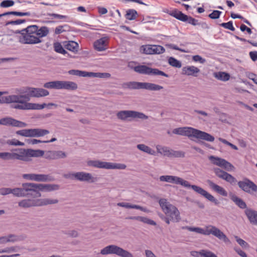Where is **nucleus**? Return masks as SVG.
<instances>
[{
  "label": "nucleus",
  "instance_id": "obj_1",
  "mask_svg": "<svg viewBox=\"0 0 257 257\" xmlns=\"http://www.w3.org/2000/svg\"><path fill=\"white\" fill-rule=\"evenodd\" d=\"M29 100V98L27 95H11L1 97L0 103H16V104L13 105V107L21 110H41L46 107L50 109L51 106H54L55 108L58 106L57 104L53 103H49L48 104L43 103L40 104L28 102L27 101Z\"/></svg>",
  "mask_w": 257,
  "mask_h": 257
},
{
  "label": "nucleus",
  "instance_id": "obj_2",
  "mask_svg": "<svg viewBox=\"0 0 257 257\" xmlns=\"http://www.w3.org/2000/svg\"><path fill=\"white\" fill-rule=\"evenodd\" d=\"M159 179L160 181L162 182L174 183L175 184L180 185L185 188H190L196 193L213 203L215 205H217L219 204L218 200L207 191L199 186L195 185H190L188 181L185 180L180 177L171 175H163L160 176Z\"/></svg>",
  "mask_w": 257,
  "mask_h": 257
},
{
  "label": "nucleus",
  "instance_id": "obj_3",
  "mask_svg": "<svg viewBox=\"0 0 257 257\" xmlns=\"http://www.w3.org/2000/svg\"><path fill=\"white\" fill-rule=\"evenodd\" d=\"M172 132L174 134L186 136L189 138H194L210 142L214 141V137L210 134L192 127L186 126L176 128L174 129Z\"/></svg>",
  "mask_w": 257,
  "mask_h": 257
},
{
  "label": "nucleus",
  "instance_id": "obj_4",
  "mask_svg": "<svg viewBox=\"0 0 257 257\" xmlns=\"http://www.w3.org/2000/svg\"><path fill=\"white\" fill-rule=\"evenodd\" d=\"M183 228L204 235H210L211 234L219 239L223 240L226 243H230V241L227 236L221 230L212 225H206L204 228L187 226Z\"/></svg>",
  "mask_w": 257,
  "mask_h": 257
},
{
  "label": "nucleus",
  "instance_id": "obj_5",
  "mask_svg": "<svg viewBox=\"0 0 257 257\" xmlns=\"http://www.w3.org/2000/svg\"><path fill=\"white\" fill-rule=\"evenodd\" d=\"M44 152L41 150H34L28 149H16L12 152V160H18L24 162H29L32 157H38L43 156Z\"/></svg>",
  "mask_w": 257,
  "mask_h": 257
},
{
  "label": "nucleus",
  "instance_id": "obj_6",
  "mask_svg": "<svg viewBox=\"0 0 257 257\" xmlns=\"http://www.w3.org/2000/svg\"><path fill=\"white\" fill-rule=\"evenodd\" d=\"M159 203L166 216L171 218L172 222H178L181 220L180 213L177 208L171 204L166 199L162 198Z\"/></svg>",
  "mask_w": 257,
  "mask_h": 257
},
{
  "label": "nucleus",
  "instance_id": "obj_7",
  "mask_svg": "<svg viewBox=\"0 0 257 257\" xmlns=\"http://www.w3.org/2000/svg\"><path fill=\"white\" fill-rule=\"evenodd\" d=\"M21 35L19 36V41L22 44H36L42 42V40L36 36V34L32 25L19 32Z\"/></svg>",
  "mask_w": 257,
  "mask_h": 257
},
{
  "label": "nucleus",
  "instance_id": "obj_8",
  "mask_svg": "<svg viewBox=\"0 0 257 257\" xmlns=\"http://www.w3.org/2000/svg\"><path fill=\"white\" fill-rule=\"evenodd\" d=\"M44 87L47 89L74 90L77 88V85L72 81L57 80L46 82L44 83Z\"/></svg>",
  "mask_w": 257,
  "mask_h": 257
},
{
  "label": "nucleus",
  "instance_id": "obj_9",
  "mask_svg": "<svg viewBox=\"0 0 257 257\" xmlns=\"http://www.w3.org/2000/svg\"><path fill=\"white\" fill-rule=\"evenodd\" d=\"M88 166L105 169H125L126 165L123 164L102 162L99 160H89L87 162Z\"/></svg>",
  "mask_w": 257,
  "mask_h": 257
},
{
  "label": "nucleus",
  "instance_id": "obj_10",
  "mask_svg": "<svg viewBox=\"0 0 257 257\" xmlns=\"http://www.w3.org/2000/svg\"><path fill=\"white\" fill-rule=\"evenodd\" d=\"M100 253L102 255L114 254L120 257H134L131 252L113 244L104 247L100 250Z\"/></svg>",
  "mask_w": 257,
  "mask_h": 257
},
{
  "label": "nucleus",
  "instance_id": "obj_11",
  "mask_svg": "<svg viewBox=\"0 0 257 257\" xmlns=\"http://www.w3.org/2000/svg\"><path fill=\"white\" fill-rule=\"evenodd\" d=\"M33 197L38 198L41 196L42 192H51L59 189V185L51 184H37L32 183Z\"/></svg>",
  "mask_w": 257,
  "mask_h": 257
},
{
  "label": "nucleus",
  "instance_id": "obj_12",
  "mask_svg": "<svg viewBox=\"0 0 257 257\" xmlns=\"http://www.w3.org/2000/svg\"><path fill=\"white\" fill-rule=\"evenodd\" d=\"M125 85L130 89H145L152 91H158L163 88L162 86L149 82H130L126 83Z\"/></svg>",
  "mask_w": 257,
  "mask_h": 257
},
{
  "label": "nucleus",
  "instance_id": "obj_13",
  "mask_svg": "<svg viewBox=\"0 0 257 257\" xmlns=\"http://www.w3.org/2000/svg\"><path fill=\"white\" fill-rule=\"evenodd\" d=\"M116 116L118 119L125 121L129 118H140L141 119H147L148 116L143 112L134 110H121L116 113Z\"/></svg>",
  "mask_w": 257,
  "mask_h": 257
},
{
  "label": "nucleus",
  "instance_id": "obj_14",
  "mask_svg": "<svg viewBox=\"0 0 257 257\" xmlns=\"http://www.w3.org/2000/svg\"><path fill=\"white\" fill-rule=\"evenodd\" d=\"M22 187L21 188L12 189L11 194L18 197H24L28 196L33 197L32 183H23Z\"/></svg>",
  "mask_w": 257,
  "mask_h": 257
},
{
  "label": "nucleus",
  "instance_id": "obj_15",
  "mask_svg": "<svg viewBox=\"0 0 257 257\" xmlns=\"http://www.w3.org/2000/svg\"><path fill=\"white\" fill-rule=\"evenodd\" d=\"M49 133V131L48 130L42 128L25 129L16 132L17 135L25 137H40Z\"/></svg>",
  "mask_w": 257,
  "mask_h": 257
},
{
  "label": "nucleus",
  "instance_id": "obj_16",
  "mask_svg": "<svg viewBox=\"0 0 257 257\" xmlns=\"http://www.w3.org/2000/svg\"><path fill=\"white\" fill-rule=\"evenodd\" d=\"M134 70L140 74L154 75H162L166 77H168L169 75L164 72L159 70L156 68H152L146 65H138L134 67Z\"/></svg>",
  "mask_w": 257,
  "mask_h": 257
},
{
  "label": "nucleus",
  "instance_id": "obj_17",
  "mask_svg": "<svg viewBox=\"0 0 257 257\" xmlns=\"http://www.w3.org/2000/svg\"><path fill=\"white\" fill-rule=\"evenodd\" d=\"M22 93H26L27 96L32 97H42L48 96L49 94V92L45 89L40 88H34L27 87L25 88L22 91Z\"/></svg>",
  "mask_w": 257,
  "mask_h": 257
},
{
  "label": "nucleus",
  "instance_id": "obj_18",
  "mask_svg": "<svg viewBox=\"0 0 257 257\" xmlns=\"http://www.w3.org/2000/svg\"><path fill=\"white\" fill-rule=\"evenodd\" d=\"M237 184L240 189L247 193L257 192V185L248 179L245 178L243 181H239Z\"/></svg>",
  "mask_w": 257,
  "mask_h": 257
},
{
  "label": "nucleus",
  "instance_id": "obj_19",
  "mask_svg": "<svg viewBox=\"0 0 257 257\" xmlns=\"http://www.w3.org/2000/svg\"><path fill=\"white\" fill-rule=\"evenodd\" d=\"M212 163L218 166L223 168L228 171H230L234 169V166L229 162L223 159L211 156L209 157Z\"/></svg>",
  "mask_w": 257,
  "mask_h": 257
},
{
  "label": "nucleus",
  "instance_id": "obj_20",
  "mask_svg": "<svg viewBox=\"0 0 257 257\" xmlns=\"http://www.w3.org/2000/svg\"><path fill=\"white\" fill-rule=\"evenodd\" d=\"M170 15L180 21L183 22H187L189 24H192L194 26L198 24V21L197 20L192 17H188L187 15L183 14L179 11H173Z\"/></svg>",
  "mask_w": 257,
  "mask_h": 257
},
{
  "label": "nucleus",
  "instance_id": "obj_21",
  "mask_svg": "<svg viewBox=\"0 0 257 257\" xmlns=\"http://www.w3.org/2000/svg\"><path fill=\"white\" fill-rule=\"evenodd\" d=\"M0 124L7 126H13L19 127H24L27 124L21 121L15 119L11 117H6L0 119Z\"/></svg>",
  "mask_w": 257,
  "mask_h": 257
},
{
  "label": "nucleus",
  "instance_id": "obj_22",
  "mask_svg": "<svg viewBox=\"0 0 257 257\" xmlns=\"http://www.w3.org/2000/svg\"><path fill=\"white\" fill-rule=\"evenodd\" d=\"M108 42L109 39L108 37L101 38L94 42V48L99 52L105 51L108 48Z\"/></svg>",
  "mask_w": 257,
  "mask_h": 257
},
{
  "label": "nucleus",
  "instance_id": "obj_23",
  "mask_svg": "<svg viewBox=\"0 0 257 257\" xmlns=\"http://www.w3.org/2000/svg\"><path fill=\"white\" fill-rule=\"evenodd\" d=\"M213 170L217 177L225 180L229 183L233 184L236 182V179L233 176L221 170L219 168H214Z\"/></svg>",
  "mask_w": 257,
  "mask_h": 257
},
{
  "label": "nucleus",
  "instance_id": "obj_24",
  "mask_svg": "<svg viewBox=\"0 0 257 257\" xmlns=\"http://www.w3.org/2000/svg\"><path fill=\"white\" fill-rule=\"evenodd\" d=\"M76 180L79 181L94 183L97 181V178L92 176L91 174L85 172H76Z\"/></svg>",
  "mask_w": 257,
  "mask_h": 257
},
{
  "label": "nucleus",
  "instance_id": "obj_25",
  "mask_svg": "<svg viewBox=\"0 0 257 257\" xmlns=\"http://www.w3.org/2000/svg\"><path fill=\"white\" fill-rule=\"evenodd\" d=\"M66 157L65 152L62 151H49L46 152L45 157L47 159L56 160Z\"/></svg>",
  "mask_w": 257,
  "mask_h": 257
},
{
  "label": "nucleus",
  "instance_id": "obj_26",
  "mask_svg": "<svg viewBox=\"0 0 257 257\" xmlns=\"http://www.w3.org/2000/svg\"><path fill=\"white\" fill-rule=\"evenodd\" d=\"M37 199H24L18 202V206L22 208H28L38 206Z\"/></svg>",
  "mask_w": 257,
  "mask_h": 257
},
{
  "label": "nucleus",
  "instance_id": "obj_27",
  "mask_svg": "<svg viewBox=\"0 0 257 257\" xmlns=\"http://www.w3.org/2000/svg\"><path fill=\"white\" fill-rule=\"evenodd\" d=\"M207 183L208 184L209 187L214 191L217 193L218 194L223 196H227V191L221 186H219L217 184H216L213 181L210 180H208L207 181Z\"/></svg>",
  "mask_w": 257,
  "mask_h": 257
},
{
  "label": "nucleus",
  "instance_id": "obj_28",
  "mask_svg": "<svg viewBox=\"0 0 257 257\" xmlns=\"http://www.w3.org/2000/svg\"><path fill=\"white\" fill-rule=\"evenodd\" d=\"M244 213L249 222L253 225H257V211L251 208H246Z\"/></svg>",
  "mask_w": 257,
  "mask_h": 257
},
{
  "label": "nucleus",
  "instance_id": "obj_29",
  "mask_svg": "<svg viewBox=\"0 0 257 257\" xmlns=\"http://www.w3.org/2000/svg\"><path fill=\"white\" fill-rule=\"evenodd\" d=\"M33 29L36 34V36L41 39V38L46 37L49 33V29L47 27L43 26L39 28L37 25H32Z\"/></svg>",
  "mask_w": 257,
  "mask_h": 257
},
{
  "label": "nucleus",
  "instance_id": "obj_30",
  "mask_svg": "<svg viewBox=\"0 0 257 257\" xmlns=\"http://www.w3.org/2000/svg\"><path fill=\"white\" fill-rule=\"evenodd\" d=\"M200 70L194 66H188L182 68V74L188 76L196 77Z\"/></svg>",
  "mask_w": 257,
  "mask_h": 257
},
{
  "label": "nucleus",
  "instance_id": "obj_31",
  "mask_svg": "<svg viewBox=\"0 0 257 257\" xmlns=\"http://www.w3.org/2000/svg\"><path fill=\"white\" fill-rule=\"evenodd\" d=\"M117 205L120 207H124L128 209H139L142 211L145 212H149V210L146 207H143L142 206L135 205V204H131L127 202H119L117 204Z\"/></svg>",
  "mask_w": 257,
  "mask_h": 257
},
{
  "label": "nucleus",
  "instance_id": "obj_32",
  "mask_svg": "<svg viewBox=\"0 0 257 257\" xmlns=\"http://www.w3.org/2000/svg\"><path fill=\"white\" fill-rule=\"evenodd\" d=\"M54 180V178L49 175L35 174V181L36 182H51Z\"/></svg>",
  "mask_w": 257,
  "mask_h": 257
},
{
  "label": "nucleus",
  "instance_id": "obj_33",
  "mask_svg": "<svg viewBox=\"0 0 257 257\" xmlns=\"http://www.w3.org/2000/svg\"><path fill=\"white\" fill-rule=\"evenodd\" d=\"M37 202L38 206H42L56 204L58 202V200L56 199L40 198L37 199Z\"/></svg>",
  "mask_w": 257,
  "mask_h": 257
},
{
  "label": "nucleus",
  "instance_id": "obj_34",
  "mask_svg": "<svg viewBox=\"0 0 257 257\" xmlns=\"http://www.w3.org/2000/svg\"><path fill=\"white\" fill-rule=\"evenodd\" d=\"M231 200L233 201L235 204L241 209H246V204L245 202L241 198L238 197L234 194L230 195Z\"/></svg>",
  "mask_w": 257,
  "mask_h": 257
},
{
  "label": "nucleus",
  "instance_id": "obj_35",
  "mask_svg": "<svg viewBox=\"0 0 257 257\" xmlns=\"http://www.w3.org/2000/svg\"><path fill=\"white\" fill-rule=\"evenodd\" d=\"M156 149L157 152L164 156L170 157L171 149L166 146H162L161 145H157Z\"/></svg>",
  "mask_w": 257,
  "mask_h": 257
},
{
  "label": "nucleus",
  "instance_id": "obj_36",
  "mask_svg": "<svg viewBox=\"0 0 257 257\" xmlns=\"http://www.w3.org/2000/svg\"><path fill=\"white\" fill-rule=\"evenodd\" d=\"M137 148L140 151L151 155H156V152L148 146L144 144H139Z\"/></svg>",
  "mask_w": 257,
  "mask_h": 257
},
{
  "label": "nucleus",
  "instance_id": "obj_37",
  "mask_svg": "<svg viewBox=\"0 0 257 257\" xmlns=\"http://www.w3.org/2000/svg\"><path fill=\"white\" fill-rule=\"evenodd\" d=\"M65 48L74 53H76L78 50L79 45L74 41H68L64 45Z\"/></svg>",
  "mask_w": 257,
  "mask_h": 257
},
{
  "label": "nucleus",
  "instance_id": "obj_38",
  "mask_svg": "<svg viewBox=\"0 0 257 257\" xmlns=\"http://www.w3.org/2000/svg\"><path fill=\"white\" fill-rule=\"evenodd\" d=\"M18 240V237L13 234L0 237V244L6 243L9 242H14Z\"/></svg>",
  "mask_w": 257,
  "mask_h": 257
},
{
  "label": "nucleus",
  "instance_id": "obj_39",
  "mask_svg": "<svg viewBox=\"0 0 257 257\" xmlns=\"http://www.w3.org/2000/svg\"><path fill=\"white\" fill-rule=\"evenodd\" d=\"M133 220H136L138 221H141L142 222H144L145 223L152 225H156V223L153 220H151L147 217H143V216H132L129 218Z\"/></svg>",
  "mask_w": 257,
  "mask_h": 257
},
{
  "label": "nucleus",
  "instance_id": "obj_40",
  "mask_svg": "<svg viewBox=\"0 0 257 257\" xmlns=\"http://www.w3.org/2000/svg\"><path fill=\"white\" fill-rule=\"evenodd\" d=\"M214 76L217 79L223 81H227L230 78L229 74L224 72H218L214 73Z\"/></svg>",
  "mask_w": 257,
  "mask_h": 257
},
{
  "label": "nucleus",
  "instance_id": "obj_41",
  "mask_svg": "<svg viewBox=\"0 0 257 257\" xmlns=\"http://www.w3.org/2000/svg\"><path fill=\"white\" fill-rule=\"evenodd\" d=\"M47 15L52 18L59 19L61 20V21L68 22L70 20L69 17L66 15H62L55 13H48Z\"/></svg>",
  "mask_w": 257,
  "mask_h": 257
},
{
  "label": "nucleus",
  "instance_id": "obj_42",
  "mask_svg": "<svg viewBox=\"0 0 257 257\" xmlns=\"http://www.w3.org/2000/svg\"><path fill=\"white\" fill-rule=\"evenodd\" d=\"M137 12L134 9L128 10L125 15V18L129 20H135L137 17Z\"/></svg>",
  "mask_w": 257,
  "mask_h": 257
},
{
  "label": "nucleus",
  "instance_id": "obj_43",
  "mask_svg": "<svg viewBox=\"0 0 257 257\" xmlns=\"http://www.w3.org/2000/svg\"><path fill=\"white\" fill-rule=\"evenodd\" d=\"M54 50L59 53L62 54H66L67 53V51L64 50L63 46L59 42H55L53 44Z\"/></svg>",
  "mask_w": 257,
  "mask_h": 257
},
{
  "label": "nucleus",
  "instance_id": "obj_44",
  "mask_svg": "<svg viewBox=\"0 0 257 257\" xmlns=\"http://www.w3.org/2000/svg\"><path fill=\"white\" fill-rule=\"evenodd\" d=\"M169 64L174 67L176 68H181L182 64L180 61L175 59L174 57H170L168 59Z\"/></svg>",
  "mask_w": 257,
  "mask_h": 257
},
{
  "label": "nucleus",
  "instance_id": "obj_45",
  "mask_svg": "<svg viewBox=\"0 0 257 257\" xmlns=\"http://www.w3.org/2000/svg\"><path fill=\"white\" fill-rule=\"evenodd\" d=\"M165 49L160 45H153V54H160L163 53Z\"/></svg>",
  "mask_w": 257,
  "mask_h": 257
},
{
  "label": "nucleus",
  "instance_id": "obj_46",
  "mask_svg": "<svg viewBox=\"0 0 257 257\" xmlns=\"http://www.w3.org/2000/svg\"><path fill=\"white\" fill-rule=\"evenodd\" d=\"M20 247L18 246H11L3 249V253H11L18 251Z\"/></svg>",
  "mask_w": 257,
  "mask_h": 257
},
{
  "label": "nucleus",
  "instance_id": "obj_47",
  "mask_svg": "<svg viewBox=\"0 0 257 257\" xmlns=\"http://www.w3.org/2000/svg\"><path fill=\"white\" fill-rule=\"evenodd\" d=\"M141 51L146 54H153V45L143 46L141 48Z\"/></svg>",
  "mask_w": 257,
  "mask_h": 257
},
{
  "label": "nucleus",
  "instance_id": "obj_48",
  "mask_svg": "<svg viewBox=\"0 0 257 257\" xmlns=\"http://www.w3.org/2000/svg\"><path fill=\"white\" fill-rule=\"evenodd\" d=\"M0 159L5 161L12 160V152L0 153Z\"/></svg>",
  "mask_w": 257,
  "mask_h": 257
},
{
  "label": "nucleus",
  "instance_id": "obj_49",
  "mask_svg": "<svg viewBox=\"0 0 257 257\" xmlns=\"http://www.w3.org/2000/svg\"><path fill=\"white\" fill-rule=\"evenodd\" d=\"M234 238L238 244L242 247L248 248L249 245L245 241L239 238L237 236H234Z\"/></svg>",
  "mask_w": 257,
  "mask_h": 257
},
{
  "label": "nucleus",
  "instance_id": "obj_50",
  "mask_svg": "<svg viewBox=\"0 0 257 257\" xmlns=\"http://www.w3.org/2000/svg\"><path fill=\"white\" fill-rule=\"evenodd\" d=\"M7 144L12 146H23L24 145V143L14 139L12 140H9L7 141Z\"/></svg>",
  "mask_w": 257,
  "mask_h": 257
},
{
  "label": "nucleus",
  "instance_id": "obj_51",
  "mask_svg": "<svg viewBox=\"0 0 257 257\" xmlns=\"http://www.w3.org/2000/svg\"><path fill=\"white\" fill-rule=\"evenodd\" d=\"M14 1L13 0H5L0 4L2 8H8L13 6L14 5Z\"/></svg>",
  "mask_w": 257,
  "mask_h": 257
},
{
  "label": "nucleus",
  "instance_id": "obj_52",
  "mask_svg": "<svg viewBox=\"0 0 257 257\" xmlns=\"http://www.w3.org/2000/svg\"><path fill=\"white\" fill-rule=\"evenodd\" d=\"M220 26L226 29L234 31L235 29L233 26V23L231 21H229L227 23H223L220 24Z\"/></svg>",
  "mask_w": 257,
  "mask_h": 257
},
{
  "label": "nucleus",
  "instance_id": "obj_53",
  "mask_svg": "<svg viewBox=\"0 0 257 257\" xmlns=\"http://www.w3.org/2000/svg\"><path fill=\"white\" fill-rule=\"evenodd\" d=\"M202 257H217V256L212 251L207 250V249H202Z\"/></svg>",
  "mask_w": 257,
  "mask_h": 257
},
{
  "label": "nucleus",
  "instance_id": "obj_54",
  "mask_svg": "<svg viewBox=\"0 0 257 257\" xmlns=\"http://www.w3.org/2000/svg\"><path fill=\"white\" fill-rule=\"evenodd\" d=\"M8 15H13L17 16H30L31 13L30 12H8Z\"/></svg>",
  "mask_w": 257,
  "mask_h": 257
},
{
  "label": "nucleus",
  "instance_id": "obj_55",
  "mask_svg": "<svg viewBox=\"0 0 257 257\" xmlns=\"http://www.w3.org/2000/svg\"><path fill=\"white\" fill-rule=\"evenodd\" d=\"M218 140L221 143L230 146L233 150H238V148L235 145L230 143V142H228L227 140H226L224 139H222L221 138H219L218 139Z\"/></svg>",
  "mask_w": 257,
  "mask_h": 257
},
{
  "label": "nucleus",
  "instance_id": "obj_56",
  "mask_svg": "<svg viewBox=\"0 0 257 257\" xmlns=\"http://www.w3.org/2000/svg\"><path fill=\"white\" fill-rule=\"evenodd\" d=\"M185 156V153L182 151H176L171 150V153L170 157H184Z\"/></svg>",
  "mask_w": 257,
  "mask_h": 257
},
{
  "label": "nucleus",
  "instance_id": "obj_57",
  "mask_svg": "<svg viewBox=\"0 0 257 257\" xmlns=\"http://www.w3.org/2000/svg\"><path fill=\"white\" fill-rule=\"evenodd\" d=\"M166 46L171 49L176 50H178L181 52H183V53H189V51L188 50H186L185 49L180 48L177 46H176V45H174V44H169L166 45Z\"/></svg>",
  "mask_w": 257,
  "mask_h": 257
},
{
  "label": "nucleus",
  "instance_id": "obj_58",
  "mask_svg": "<svg viewBox=\"0 0 257 257\" xmlns=\"http://www.w3.org/2000/svg\"><path fill=\"white\" fill-rule=\"evenodd\" d=\"M35 174L34 173H30V174H24L22 175V177L23 179L27 180L34 181H35Z\"/></svg>",
  "mask_w": 257,
  "mask_h": 257
},
{
  "label": "nucleus",
  "instance_id": "obj_59",
  "mask_svg": "<svg viewBox=\"0 0 257 257\" xmlns=\"http://www.w3.org/2000/svg\"><path fill=\"white\" fill-rule=\"evenodd\" d=\"M221 13L220 11L214 10L209 14V17L212 19H216L219 17Z\"/></svg>",
  "mask_w": 257,
  "mask_h": 257
},
{
  "label": "nucleus",
  "instance_id": "obj_60",
  "mask_svg": "<svg viewBox=\"0 0 257 257\" xmlns=\"http://www.w3.org/2000/svg\"><path fill=\"white\" fill-rule=\"evenodd\" d=\"M192 60L195 62H199L201 64H203L206 62V60L204 58L198 55L193 56Z\"/></svg>",
  "mask_w": 257,
  "mask_h": 257
},
{
  "label": "nucleus",
  "instance_id": "obj_61",
  "mask_svg": "<svg viewBox=\"0 0 257 257\" xmlns=\"http://www.w3.org/2000/svg\"><path fill=\"white\" fill-rule=\"evenodd\" d=\"M12 188H2L0 189V194L2 195H6L11 194Z\"/></svg>",
  "mask_w": 257,
  "mask_h": 257
},
{
  "label": "nucleus",
  "instance_id": "obj_62",
  "mask_svg": "<svg viewBox=\"0 0 257 257\" xmlns=\"http://www.w3.org/2000/svg\"><path fill=\"white\" fill-rule=\"evenodd\" d=\"M25 22H26V21L25 20L19 19V20H16V21H9L7 23L6 25H18L22 24L25 23Z\"/></svg>",
  "mask_w": 257,
  "mask_h": 257
},
{
  "label": "nucleus",
  "instance_id": "obj_63",
  "mask_svg": "<svg viewBox=\"0 0 257 257\" xmlns=\"http://www.w3.org/2000/svg\"><path fill=\"white\" fill-rule=\"evenodd\" d=\"M202 249L200 251H192L190 254L192 256L194 257H202Z\"/></svg>",
  "mask_w": 257,
  "mask_h": 257
},
{
  "label": "nucleus",
  "instance_id": "obj_64",
  "mask_svg": "<svg viewBox=\"0 0 257 257\" xmlns=\"http://www.w3.org/2000/svg\"><path fill=\"white\" fill-rule=\"evenodd\" d=\"M249 56L252 61H255L257 60V52L251 51L249 52Z\"/></svg>",
  "mask_w": 257,
  "mask_h": 257
}]
</instances>
